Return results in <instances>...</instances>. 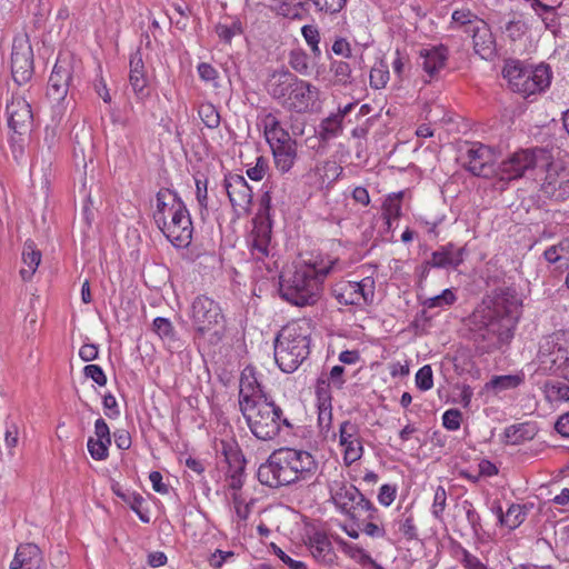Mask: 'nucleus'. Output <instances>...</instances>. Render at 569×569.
Here are the masks:
<instances>
[{
    "mask_svg": "<svg viewBox=\"0 0 569 569\" xmlns=\"http://www.w3.org/2000/svg\"><path fill=\"white\" fill-rule=\"evenodd\" d=\"M317 470L318 462L310 452L295 448H280L259 467L257 476L262 485L279 488L308 480L317 473Z\"/></svg>",
    "mask_w": 569,
    "mask_h": 569,
    "instance_id": "f257e3e1",
    "label": "nucleus"
},
{
    "mask_svg": "<svg viewBox=\"0 0 569 569\" xmlns=\"http://www.w3.org/2000/svg\"><path fill=\"white\" fill-rule=\"evenodd\" d=\"M330 267L318 269L313 264H302L293 271L280 276V297L292 306H315L322 295V282L330 272Z\"/></svg>",
    "mask_w": 569,
    "mask_h": 569,
    "instance_id": "f03ea898",
    "label": "nucleus"
},
{
    "mask_svg": "<svg viewBox=\"0 0 569 569\" xmlns=\"http://www.w3.org/2000/svg\"><path fill=\"white\" fill-rule=\"evenodd\" d=\"M267 91L282 108L299 113L310 110L319 97L316 86L288 70L274 71L267 82Z\"/></svg>",
    "mask_w": 569,
    "mask_h": 569,
    "instance_id": "7ed1b4c3",
    "label": "nucleus"
},
{
    "mask_svg": "<svg viewBox=\"0 0 569 569\" xmlns=\"http://www.w3.org/2000/svg\"><path fill=\"white\" fill-rule=\"evenodd\" d=\"M310 353V327L307 322L286 325L274 340V360L283 372H293Z\"/></svg>",
    "mask_w": 569,
    "mask_h": 569,
    "instance_id": "20e7f679",
    "label": "nucleus"
},
{
    "mask_svg": "<svg viewBox=\"0 0 569 569\" xmlns=\"http://www.w3.org/2000/svg\"><path fill=\"white\" fill-rule=\"evenodd\" d=\"M253 436L260 440L274 439L282 427L292 428L282 409L269 397L240 409Z\"/></svg>",
    "mask_w": 569,
    "mask_h": 569,
    "instance_id": "39448f33",
    "label": "nucleus"
},
{
    "mask_svg": "<svg viewBox=\"0 0 569 569\" xmlns=\"http://www.w3.org/2000/svg\"><path fill=\"white\" fill-rule=\"evenodd\" d=\"M550 158V152L542 148L520 149L497 164L495 179L503 183L500 187L503 189L505 184L525 177L527 172L543 168Z\"/></svg>",
    "mask_w": 569,
    "mask_h": 569,
    "instance_id": "423d86ee",
    "label": "nucleus"
},
{
    "mask_svg": "<svg viewBox=\"0 0 569 569\" xmlns=\"http://www.w3.org/2000/svg\"><path fill=\"white\" fill-rule=\"evenodd\" d=\"M473 323L478 327L473 332V340L477 348L482 352H491L508 343L512 337L515 327L510 323L487 317L485 312L476 310L472 315Z\"/></svg>",
    "mask_w": 569,
    "mask_h": 569,
    "instance_id": "0eeeda50",
    "label": "nucleus"
},
{
    "mask_svg": "<svg viewBox=\"0 0 569 569\" xmlns=\"http://www.w3.org/2000/svg\"><path fill=\"white\" fill-rule=\"evenodd\" d=\"M502 73L511 89L523 96L541 92L550 83L549 68L546 66L528 69L512 61L505 66Z\"/></svg>",
    "mask_w": 569,
    "mask_h": 569,
    "instance_id": "6e6552de",
    "label": "nucleus"
},
{
    "mask_svg": "<svg viewBox=\"0 0 569 569\" xmlns=\"http://www.w3.org/2000/svg\"><path fill=\"white\" fill-rule=\"evenodd\" d=\"M330 492L336 507L352 519L365 517V519L372 520L375 518L376 509L372 503L353 485L335 481L330 487Z\"/></svg>",
    "mask_w": 569,
    "mask_h": 569,
    "instance_id": "1a4fd4ad",
    "label": "nucleus"
},
{
    "mask_svg": "<svg viewBox=\"0 0 569 569\" xmlns=\"http://www.w3.org/2000/svg\"><path fill=\"white\" fill-rule=\"evenodd\" d=\"M521 299L518 297L516 289L503 287L496 289L492 295L483 300L482 307L478 310L485 312L487 317L501 319V321L510 323L515 327L518 323L521 313Z\"/></svg>",
    "mask_w": 569,
    "mask_h": 569,
    "instance_id": "9d476101",
    "label": "nucleus"
},
{
    "mask_svg": "<svg viewBox=\"0 0 569 569\" xmlns=\"http://www.w3.org/2000/svg\"><path fill=\"white\" fill-rule=\"evenodd\" d=\"M332 296L343 306L370 305L375 298V280L366 277L361 281H340L332 287Z\"/></svg>",
    "mask_w": 569,
    "mask_h": 569,
    "instance_id": "9b49d317",
    "label": "nucleus"
},
{
    "mask_svg": "<svg viewBox=\"0 0 569 569\" xmlns=\"http://www.w3.org/2000/svg\"><path fill=\"white\" fill-rule=\"evenodd\" d=\"M177 199L178 196L174 191L161 189L157 194L158 209L154 213L159 229L174 247H178V234H176L178 209L174 207Z\"/></svg>",
    "mask_w": 569,
    "mask_h": 569,
    "instance_id": "f8f14e48",
    "label": "nucleus"
},
{
    "mask_svg": "<svg viewBox=\"0 0 569 569\" xmlns=\"http://www.w3.org/2000/svg\"><path fill=\"white\" fill-rule=\"evenodd\" d=\"M543 168H546V176L540 186L542 197L555 202L567 201L569 199V170L562 164L553 163L551 158Z\"/></svg>",
    "mask_w": 569,
    "mask_h": 569,
    "instance_id": "ddd939ff",
    "label": "nucleus"
},
{
    "mask_svg": "<svg viewBox=\"0 0 569 569\" xmlns=\"http://www.w3.org/2000/svg\"><path fill=\"white\" fill-rule=\"evenodd\" d=\"M191 318L197 331L201 333L223 327L224 321L219 305L207 296H199L193 300Z\"/></svg>",
    "mask_w": 569,
    "mask_h": 569,
    "instance_id": "4468645a",
    "label": "nucleus"
},
{
    "mask_svg": "<svg viewBox=\"0 0 569 569\" xmlns=\"http://www.w3.org/2000/svg\"><path fill=\"white\" fill-rule=\"evenodd\" d=\"M11 73L16 83H27L33 74V51L27 39H14L11 52Z\"/></svg>",
    "mask_w": 569,
    "mask_h": 569,
    "instance_id": "2eb2a0df",
    "label": "nucleus"
},
{
    "mask_svg": "<svg viewBox=\"0 0 569 569\" xmlns=\"http://www.w3.org/2000/svg\"><path fill=\"white\" fill-rule=\"evenodd\" d=\"M492 150L483 144L472 146L466 153L463 166L472 174L482 178H495L497 166L495 164Z\"/></svg>",
    "mask_w": 569,
    "mask_h": 569,
    "instance_id": "dca6fc26",
    "label": "nucleus"
},
{
    "mask_svg": "<svg viewBox=\"0 0 569 569\" xmlns=\"http://www.w3.org/2000/svg\"><path fill=\"white\" fill-rule=\"evenodd\" d=\"M9 128L17 134H27L33 124V113L30 103L20 96H12L7 103Z\"/></svg>",
    "mask_w": 569,
    "mask_h": 569,
    "instance_id": "f3484780",
    "label": "nucleus"
},
{
    "mask_svg": "<svg viewBox=\"0 0 569 569\" xmlns=\"http://www.w3.org/2000/svg\"><path fill=\"white\" fill-rule=\"evenodd\" d=\"M229 201L238 213H248L252 202V190L244 177L229 173L223 181Z\"/></svg>",
    "mask_w": 569,
    "mask_h": 569,
    "instance_id": "a211bd4d",
    "label": "nucleus"
},
{
    "mask_svg": "<svg viewBox=\"0 0 569 569\" xmlns=\"http://www.w3.org/2000/svg\"><path fill=\"white\" fill-rule=\"evenodd\" d=\"M72 80V61L69 56H60L53 67L48 83V94L54 99H63Z\"/></svg>",
    "mask_w": 569,
    "mask_h": 569,
    "instance_id": "6ab92c4d",
    "label": "nucleus"
},
{
    "mask_svg": "<svg viewBox=\"0 0 569 569\" xmlns=\"http://www.w3.org/2000/svg\"><path fill=\"white\" fill-rule=\"evenodd\" d=\"M264 398H269V396L264 392L263 387L258 381L254 368L251 366L246 367L240 377L239 408L243 409Z\"/></svg>",
    "mask_w": 569,
    "mask_h": 569,
    "instance_id": "aec40b11",
    "label": "nucleus"
},
{
    "mask_svg": "<svg viewBox=\"0 0 569 569\" xmlns=\"http://www.w3.org/2000/svg\"><path fill=\"white\" fill-rule=\"evenodd\" d=\"M472 37L473 50L485 60H491L496 56V40L486 21H478L477 26L466 29Z\"/></svg>",
    "mask_w": 569,
    "mask_h": 569,
    "instance_id": "412c9836",
    "label": "nucleus"
},
{
    "mask_svg": "<svg viewBox=\"0 0 569 569\" xmlns=\"http://www.w3.org/2000/svg\"><path fill=\"white\" fill-rule=\"evenodd\" d=\"M539 358L549 365V369H560L569 361V350L560 343L558 336H550L540 346Z\"/></svg>",
    "mask_w": 569,
    "mask_h": 569,
    "instance_id": "4be33fe9",
    "label": "nucleus"
},
{
    "mask_svg": "<svg viewBox=\"0 0 569 569\" xmlns=\"http://www.w3.org/2000/svg\"><path fill=\"white\" fill-rule=\"evenodd\" d=\"M42 562L39 547L34 543H23L17 548L10 569H38Z\"/></svg>",
    "mask_w": 569,
    "mask_h": 569,
    "instance_id": "5701e85b",
    "label": "nucleus"
},
{
    "mask_svg": "<svg viewBox=\"0 0 569 569\" xmlns=\"http://www.w3.org/2000/svg\"><path fill=\"white\" fill-rule=\"evenodd\" d=\"M130 73L129 81L139 98H143L148 94L147 84L148 79L146 77L144 63L140 50H137L130 57Z\"/></svg>",
    "mask_w": 569,
    "mask_h": 569,
    "instance_id": "b1692460",
    "label": "nucleus"
},
{
    "mask_svg": "<svg viewBox=\"0 0 569 569\" xmlns=\"http://www.w3.org/2000/svg\"><path fill=\"white\" fill-rule=\"evenodd\" d=\"M463 261V248H456L453 244L442 247L431 254L428 264L436 268L458 267Z\"/></svg>",
    "mask_w": 569,
    "mask_h": 569,
    "instance_id": "393cba45",
    "label": "nucleus"
},
{
    "mask_svg": "<svg viewBox=\"0 0 569 569\" xmlns=\"http://www.w3.org/2000/svg\"><path fill=\"white\" fill-rule=\"evenodd\" d=\"M264 136L271 149L278 146H284L293 142L290 134L280 126L278 119L272 114H267L263 119Z\"/></svg>",
    "mask_w": 569,
    "mask_h": 569,
    "instance_id": "a878e982",
    "label": "nucleus"
},
{
    "mask_svg": "<svg viewBox=\"0 0 569 569\" xmlns=\"http://www.w3.org/2000/svg\"><path fill=\"white\" fill-rule=\"evenodd\" d=\"M420 57L423 59V70L430 77H432L445 67V62L447 60V49L445 47L423 49L420 51Z\"/></svg>",
    "mask_w": 569,
    "mask_h": 569,
    "instance_id": "bb28decb",
    "label": "nucleus"
},
{
    "mask_svg": "<svg viewBox=\"0 0 569 569\" xmlns=\"http://www.w3.org/2000/svg\"><path fill=\"white\" fill-rule=\"evenodd\" d=\"M276 168L281 173H287L293 167L297 159V142L272 148Z\"/></svg>",
    "mask_w": 569,
    "mask_h": 569,
    "instance_id": "cd10ccee",
    "label": "nucleus"
},
{
    "mask_svg": "<svg viewBox=\"0 0 569 569\" xmlns=\"http://www.w3.org/2000/svg\"><path fill=\"white\" fill-rule=\"evenodd\" d=\"M309 549L312 556L321 561L331 562L333 560L332 543L326 533L315 532L309 538Z\"/></svg>",
    "mask_w": 569,
    "mask_h": 569,
    "instance_id": "c85d7f7f",
    "label": "nucleus"
},
{
    "mask_svg": "<svg viewBox=\"0 0 569 569\" xmlns=\"http://www.w3.org/2000/svg\"><path fill=\"white\" fill-rule=\"evenodd\" d=\"M22 261L27 267L20 270V274L23 280H30L41 262V252L31 240L24 242Z\"/></svg>",
    "mask_w": 569,
    "mask_h": 569,
    "instance_id": "c756f323",
    "label": "nucleus"
},
{
    "mask_svg": "<svg viewBox=\"0 0 569 569\" xmlns=\"http://www.w3.org/2000/svg\"><path fill=\"white\" fill-rule=\"evenodd\" d=\"M495 512L498 517L499 523L508 527L509 529L518 528L526 519V512L523 507L520 505H511L506 513H503L500 506H497L495 508Z\"/></svg>",
    "mask_w": 569,
    "mask_h": 569,
    "instance_id": "7c9ffc66",
    "label": "nucleus"
},
{
    "mask_svg": "<svg viewBox=\"0 0 569 569\" xmlns=\"http://www.w3.org/2000/svg\"><path fill=\"white\" fill-rule=\"evenodd\" d=\"M220 451L224 457L229 469L244 470L246 460L234 441L220 442Z\"/></svg>",
    "mask_w": 569,
    "mask_h": 569,
    "instance_id": "2f4dec72",
    "label": "nucleus"
},
{
    "mask_svg": "<svg viewBox=\"0 0 569 569\" xmlns=\"http://www.w3.org/2000/svg\"><path fill=\"white\" fill-rule=\"evenodd\" d=\"M543 393L549 402L569 401V386L563 382L547 381L543 385Z\"/></svg>",
    "mask_w": 569,
    "mask_h": 569,
    "instance_id": "473e14b6",
    "label": "nucleus"
},
{
    "mask_svg": "<svg viewBox=\"0 0 569 569\" xmlns=\"http://www.w3.org/2000/svg\"><path fill=\"white\" fill-rule=\"evenodd\" d=\"M198 114L204 126L209 129H216L220 124V114L211 103H202L198 109Z\"/></svg>",
    "mask_w": 569,
    "mask_h": 569,
    "instance_id": "72a5a7b5",
    "label": "nucleus"
},
{
    "mask_svg": "<svg viewBox=\"0 0 569 569\" xmlns=\"http://www.w3.org/2000/svg\"><path fill=\"white\" fill-rule=\"evenodd\" d=\"M456 295L450 289H445L440 295L435 297L427 298L422 305L425 308H443L447 306H451L456 301Z\"/></svg>",
    "mask_w": 569,
    "mask_h": 569,
    "instance_id": "f704fd0d",
    "label": "nucleus"
},
{
    "mask_svg": "<svg viewBox=\"0 0 569 569\" xmlns=\"http://www.w3.org/2000/svg\"><path fill=\"white\" fill-rule=\"evenodd\" d=\"M451 18H452V22L462 27L465 31H466V29H470V28H473L475 26H477L478 21H482V19H480L477 14L471 12L469 9L455 10L452 12Z\"/></svg>",
    "mask_w": 569,
    "mask_h": 569,
    "instance_id": "c9c22d12",
    "label": "nucleus"
},
{
    "mask_svg": "<svg viewBox=\"0 0 569 569\" xmlns=\"http://www.w3.org/2000/svg\"><path fill=\"white\" fill-rule=\"evenodd\" d=\"M290 67L302 76L309 73V57L302 50H292L289 54Z\"/></svg>",
    "mask_w": 569,
    "mask_h": 569,
    "instance_id": "e433bc0d",
    "label": "nucleus"
},
{
    "mask_svg": "<svg viewBox=\"0 0 569 569\" xmlns=\"http://www.w3.org/2000/svg\"><path fill=\"white\" fill-rule=\"evenodd\" d=\"M180 244L184 243L188 247L191 243L192 239V222L190 214L186 208L180 207Z\"/></svg>",
    "mask_w": 569,
    "mask_h": 569,
    "instance_id": "4c0bfd02",
    "label": "nucleus"
},
{
    "mask_svg": "<svg viewBox=\"0 0 569 569\" xmlns=\"http://www.w3.org/2000/svg\"><path fill=\"white\" fill-rule=\"evenodd\" d=\"M153 329L162 340L167 341L168 343L174 342V329L172 323L167 318H156L153 320Z\"/></svg>",
    "mask_w": 569,
    "mask_h": 569,
    "instance_id": "58836bf2",
    "label": "nucleus"
},
{
    "mask_svg": "<svg viewBox=\"0 0 569 569\" xmlns=\"http://www.w3.org/2000/svg\"><path fill=\"white\" fill-rule=\"evenodd\" d=\"M342 116L332 114L321 122V134L325 138L336 137L341 131Z\"/></svg>",
    "mask_w": 569,
    "mask_h": 569,
    "instance_id": "ea45409f",
    "label": "nucleus"
},
{
    "mask_svg": "<svg viewBox=\"0 0 569 569\" xmlns=\"http://www.w3.org/2000/svg\"><path fill=\"white\" fill-rule=\"evenodd\" d=\"M333 72L336 82L339 84H348L351 83V68L349 63L345 61H333L330 67Z\"/></svg>",
    "mask_w": 569,
    "mask_h": 569,
    "instance_id": "a19ab883",
    "label": "nucleus"
},
{
    "mask_svg": "<svg viewBox=\"0 0 569 569\" xmlns=\"http://www.w3.org/2000/svg\"><path fill=\"white\" fill-rule=\"evenodd\" d=\"M389 80V70L387 66L380 63L375 66L370 71V84L375 89L385 88Z\"/></svg>",
    "mask_w": 569,
    "mask_h": 569,
    "instance_id": "79ce46f5",
    "label": "nucleus"
},
{
    "mask_svg": "<svg viewBox=\"0 0 569 569\" xmlns=\"http://www.w3.org/2000/svg\"><path fill=\"white\" fill-rule=\"evenodd\" d=\"M522 382V377L518 375H507L493 377L490 381L491 387L505 390L518 387Z\"/></svg>",
    "mask_w": 569,
    "mask_h": 569,
    "instance_id": "37998d69",
    "label": "nucleus"
},
{
    "mask_svg": "<svg viewBox=\"0 0 569 569\" xmlns=\"http://www.w3.org/2000/svg\"><path fill=\"white\" fill-rule=\"evenodd\" d=\"M110 445L111 443L90 437L87 446L90 456L94 460H104L108 457V448Z\"/></svg>",
    "mask_w": 569,
    "mask_h": 569,
    "instance_id": "c03bdc74",
    "label": "nucleus"
},
{
    "mask_svg": "<svg viewBox=\"0 0 569 569\" xmlns=\"http://www.w3.org/2000/svg\"><path fill=\"white\" fill-rule=\"evenodd\" d=\"M345 447L343 459L347 465L359 460L362 456V445L359 439L341 443Z\"/></svg>",
    "mask_w": 569,
    "mask_h": 569,
    "instance_id": "a18cd8bd",
    "label": "nucleus"
},
{
    "mask_svg": "<svg viewBox=\"0 0 569 569\" xmlns=\"http://www.w3.org/2000/svg\"><path fill=\"white\" fill-rule=\"evenodd\" d=\"M301 32L306 42L311 47V50L315 53V56H320V34L318 29L315 26L308 24L302 27Z\"/></svg>",
    "mask_w": 569,
    "mask_h": 569,
    "instance_id": "49530a36",
    "label": "nucleus"
},
{
    "mask_svg": "<svg viewBox=\"0 0 569 569\" xmlns=\"http://www.w3.org/2000/svg\"><path fill=\"white\" fill-rule=\"evenodd\" d=\"M416 385L422 390L427 391L433 386L432 369L429 365L421 367L416 373Z\"/></svg>",
    "mask_w": 569,
    "mask_h": 569,
    "instance_id": "de8ad7c7",
    "label": "nucleus"
},
{
    "mask_svg": "<svg viewBox=\"0 0 569 569\" xmlns=\"http://www.w3.org/2000/svg\"><path fill=\"white\" fill-rule=\"evenodd\" d=\"M313 6L320 10L325 11L326 13L335 14L340 12L346 3L347 0H310Z\"/></svg>",
    "mask_w": 569,
    "mask_h": 569,
    "instance_id": "09e8293b",
    "label": "nucleus"
},
{
    "mask_svg": "<svg viewBox=\"0 0 569 569\" xmlns=\"http://www.w3.org/2000/svg\"><path fill=\"white\" fill-rule=\"evenodd\" d=\"M383 213L390 219H397L401 213V193L389 197L383 203Z\"/></svg>",
    "mask_w": 569,
    "mask_h": 569,
    "instance_id": "8fccbe9b",
    "label": "nucleus"
},
{
    "mask_svg": "<svg viewBox=\"0 0 569 569\" xmlns=\"http://www.w3.org/2000/svg\"><path fill=\"white\" fill-rule=\"evenodd\" d=\"M447 506V492L442 486H439L433 496L432 515L437 519H441L442 513Z\"/></svg>",
    "mask_w": 569,
    "mask_h": 569,
    "instance_id": "3c124183",
    "label": "nucleus"
},
{
    "mask_svg": "<svg viewBox=\"0 0 569 569\" xmlns=\"http://www.w3.org/2000/svg\"><path fill=\"white\" fill-rule=\"evenodd\" d=\"M232 501L238 518L247 520L251 512V503L246 501L241 492H232Z\"/></svg>",
    "mask_w": 569,
    "mask_h": 569,
    "instance_id": "603ef678",
    "label": "nucleus"
},
{
    "mask_svg": "<svg viewBox=\"0 0 569 569\" xmlns=\"http://www.w3.org/2000/svg\"><path fill=\"white\" fill-rule=\"evenodd\" d=\"M83 375L92 379L98 386L103 387L107 383V377L98 365H87L83 368Z\"/></svg>",
    "mask_w": 569,
    "mask_h": 569,
    "instance_id": "864d4df0",
    "label": "nucleus"
},
{
    "mask_svg": "<svg viewBox=\"0 0 569 569\" xmlns=\"http://www.w3.org/2000/svg\"><path fill=\"white\" fill-rule=\"evenodd\" d=\"M216 32L221 40L229 43L236 34L241 32V28L238 23L231 26L220 23L216 27Z\"/></svg>",
    "mask_w": 569,
    "mask_h": 569,
    "instance_id": "5fc2aeb1",
    "label": "nucleus"
},
{
    "mask_svg": "<svg viewBox=\"0 0 569 569\" xmlns=\"http://www.w3.org/2000/svg\"><path fill=\"white\" fill-rule=\"evenodd\" d=\"M461 412L458 409H449L442 416V425L448 430H457L460 427Z\"/></svg>",
    "mask_w": 569,
    "mask_h": 569,
    "instance_id": "6e6d98bb",
    "label": "nucleus"
},
{
    "mask_svg": "<svg viewBox=\"0 0 569 569\" xmlns=\"http://www.w3.org/2000/svg\"><path fill=\"white\" fill-rule=\"evenodd\" d=\"M268 169V163L263 157H258L254 167L247 170V176L253 181L263 179Z\"/></svg>",
    "mask_w": 569,
    "mask_h": 569,
    "instance_id": "4d7b16f0",
    "label": "nucleus"
},
{
    "mask_svg": "<svg viewBox=\"0 0 569 569\" xmlns=\"http://www.w3.org/2000/svg\"><path fill=\"white\" fill-rule=\"evenodd\" d=\"M243 471L237 469L228 470L227 486L233 492H240V489L243 486Z\"/></svg>",
    "mask_w": 569,
    "mask_h": 569,
    "instance_id": "13d9d810",
    "label": "nucleus"
},
{
    "mask_svg": "<svg viewBox=\"0 0 569 569\" xmlns=\"http://www.w3.org/2000/svg\"><path fill=\"white\" fill-rule=\"evenodd\" d=\"M340 433V443L353 441L358 439V428L355 423L350 421H345L340 425L339 429Z\"/></svg>",
    "mask_w": 569,
    "mask_h": 569,
    "instance_id": "bf43d9fd",
    "label": "nucleus"
},
{
    "mask_svg": "<svg viewBox=\"0 0 569 569\" xmlns=\"http://www.w3.org/2000/svg\"><path fill=\"white\" fill-rule=\"evenodd\" d=\"M196 183V197L201 208L206 209L208 206V191H207V179L200 177L194 178Z\"/></svg>",
    "mask_w": 569,
    "mask_h": 569,
    "instance_id": "052dcab7",
    "label": "nucleus"
},
{
    "mask_svg": "<svg viewBox=\"0 0 569 569\" xmlns=\"http://www.w3.org/2000/svg\"><path fill=\"white\" fill-rule=\"evenodd\" d=\"M94 436L97 440L106 441L107 443H111L110 429L107 422L99 418L94 422Z\"/></svg>",
    "mask_w": 569,
    "mask_h": 569,
    "instance_id": "680f3d73",
    "label": "nucleus"
},
{
    "mask_svg": "<svg viewBox=\"0 0 569 569\" xmlns=\"http://www.w3.org/2000/svg\"><path fill=\"white\" fill-rule=\"evenodd\" d=\"M395 498H396V488H393L389 485H383L380 488V491L378 495V500L381 505L388 507L393 502Z\"/></svg>",
    "mask_w": 569,
    "mask_h": 569,
    "instance_id": "e2e57ef3",
    "label": "nucleus"
},
{
    "mask_svg": "<svg viewBox=\"0 0 569 569\" xmlns=\"http://www.w3.org/2000/svg\"><path fill=\"white\" fill-rule=\"evenodd\" d=\"M399 530L403 533L407 539L417 538V528L412 517H407L400 521Z\"/></svg>",
    "mask_w": 569,
    "mask_h": 569,
    "instance_id": "0e129e2a",
    "label": "nucleus"
},
{
    "mask_svg": "<svg viewBox=\"0 0 569 569\" xmlns=\"http://www.w3.org/2000/svg\"><path fill=\"white\" fill-rule=\"evenodd\" d=\"M274 553L281 559L283 563H286L290 569H308L307 566L299 560H295L290 558L287 553H284L279 547L273 546Z\"/></svg>",
    "mask_w": 569,
    "mask_h": 569,
    "instance_id": "69168bd1",
    "label": "nucleus"
},
{
    "mask_svg": "<svg viewBox=\"0 0 569 569\" xmlns=\"http://www.w3.org/2000/svg\"><path fill=\"white\" fill-rule=\"evenodd\" d=\"M79 357L86 361H92L98 358V347L93 343H86L79 350Z\"/></svg>",
    "mask_w": 569,
    "mask_h": 569,
    "instance_id": "338daca9",
    "label": "nucleus"
},
{
    "mask_svg": "<svg viewBox=\"0 0 569 569\" xmlns=\"http://www.w3.org/2000/svg\"><path fill=\"white\" fill-rule=\"evenodd\" d=\"M555 429L562 437H569V412L560 416L555 423Z\"/></svg>",
    "mask_w": 569,
    "mask_h": 569,
    "instance_id": "774afa93",
    "label": "nucleus"
}]
</instances>
